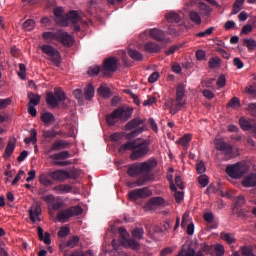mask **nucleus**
<instances>
[{
	"mask_svg": "<svg viewBox=\"0 0 256 256\" xmlns=\"http://www.w3.org/2000/svg\"><path fill=\"white\" fill-rule=\"evenodd\" d=\"M151 141L147 139H136L128 141L120 146V153L123 151H132L130 154L131 161H139L151 153Z\"/></svg>",
	"mask_w": 256,
	"mask_h": 256,
	"instance_id": "nucleus-1",
	"label": "nucleus"
},
{
	"mask_svg": "<svg viewBox=\"0 0 256 256\" xmlns=\"http://www.w3.org/2000/svg\"><path fill=\"white\" fill-rule=\"evenodd\" d=\"M54 16L57 25H60V27H68V25L72 24L71 28L73 31H81V25H79L81 16H79L77 11L72 10L65 14L62 7H57L54 8Z\"/></svg>",
	"mask_w": 256,
	"mask_h": 256,
	"instance_id": "nucleus-2",
	"label": "nucleus"
},
{
	"mask_svg": "<svg viewBox=\"0 0 256 256\" xmlns=\"http://www.w3.org/2000/svg\"><path fill=\"white\" fill-rule=\"evenodd\" d=\"M157 159L149 158L144 162H136L128 167L129 177H139V175H149L157 167Z\"/></svg>",
	"mask_w": 256,
	"mask_h": 256,
	"instance_id": "nucleus-3",
	"label": "nucleus"
},
{
	"mask_svg": "<svg viewBox=\"0 0 256 256\" xmlns=\"http://www.w3.org/2000/svg\"><path fill=\"white\" fill-rule=\"evenodd\" d=\"M42 38L46 43L58 41V43H62L64 47H73L74 43L73 36L63 30L44 32Z\"/></svg>",
	"mask_w": 256,
	"mask_h": 256,
	"instance_id": "nucleus-4",
	"label": "nucleus"
},
{
	"mask_svg": "<svg viewBox=\"0 0 256 256\" xmlns=\"http://www.w3.org/2000/svg\"><path fill=\"white\" fill-rule=\"evenodd\" d=\"M133 115V108L121 106L116 108L112 113L106 116V122L113 126L117 123V120L120 121H129V118Z\"/></svg>",
	"mask_w": 256,
	"mask_h": 256,
	"instance_id": "nucleus-5",
	"label": "nucleus"
},
{
	"mask_svg": "<svg viewBox=\"0 0 256 256\" xmlns=\"http://www.w3.org/2000/svg\"><path fill=\"white\" fill-rule=\"evenodd\" d=\"M126 131H131L126 134V139H133L138 135H141L143 131H147V125H145V119L139 117L133 118L125 125Z\"/></svg>",
	"mask_w": 256,
	"mask_h": 256,
	"instance_id": "nucleus-6",
	"label": "nucleus"
},
{
	"mask_svg": "<svg viewBox=\"0 0 256 256\" xmlns=\"http://www.w3.org/2000/svg\"><path fill=\"white\" fill-rule=\"evenodd\" d=\"M83 214V208L81 206H70L68 208L60 210L56 218L59 223H67L72 217H79V215Z\"/></svg>",
	"mask_w": 256,
	"mask_h": 256,
	"instance_id": "nucleus-7",
	"label": "nucleus"
},
{
	"mask_svg": "<svg viewBox=\"0 0 256 256\" xmlns=\"http://www.w3.org/2000/svg\"><path fill=\"white\" fill-rule=\"evenodd\" d=\"M40 49L42 53L47 55L48 61H51L55 67H61V61H63V58L61 57L59 50L49 44L42 45Z\"/></svg>",
	"mask_w": 256,
	"mask_h": 256,
	"instance_id": "nucleus-8",
	"label": "nucleus"
},
{
	"mask_svg": "<svg viewBox=\"0 0 256 256\" xmlns=\"http://www.w3.org/2000/svg\"><path fill=\"white\" fill-rule=\"evenodd\" d=\"M65 92L61 88H55L53 92L46 94V103L50 107H59V103H63L66 99Z\"/></svg>",
	"mask_w": 256,
	"mask_h": 256,
	"instance_id": "nucleus-9",
	"label": "nucleus"
},
{
	"mask_svg": "<svg viewBox=\"0 0 256 256\" xmlns=\"http://www.w3.org/2000/svg\"><path fill=\"white\" fill-rule=\"evenodd\" d=\"M226 173L232 179H241L245 173H247V166L245 164L238 162L233 165H228L226 167Z\"/></svg>",
	"mask_w": 256,
	"mask_h": 256,
	"instance_id": "nucleus-10",
	"label": "nucleus"
},
{
	"mask_svg": "<svg viewBox=\"0 0 256 256\" xmlns=\"http://www.w3.org/2000/svg\"><path fill=\"white\" fill-rule=\"evenodd\" d=\"M119 61L115 57H110L104 60L103 67L101 69V73L104 77H109L117 71V65Z\"/></svg>",
	"mask_w": 256,
	"mask_h": 256,
	"instance_id": "nucleus-11",
	"label": "nucleus"
},
{
	"mask_svg": "<svg viewBox=\"0 0 256 256\" xmlns=\"http://www.w3.org/2000/svg\"><path fill=\"white\" fill-rule=\"evenodd\" d=\"M151 195H153L151 189H149V187H143L131 190L128 193V199H130V201H137V199H147L151 197Z\"/></svg>",
	"mask_w": 256,
	"mask_h": 256,
	"instance_id": "nucleus-12",
	"label": "nucleus"
},
{
	"mask_svg": "<svg viewBox=\"0 0 256 256\" xmlns=\"http://www.w3.org/2000/svg\"><path fill=\"white\" fill-rule=\"evenodd\" d=\"M48 177H51L53 181H58L59 183H64L67 179H77V177L73 174L65 170H55L48 172Z\"/></svg>",
	"mask_w": 256,
	"mask_h": 256,
	"instance_id": "nucleus-13",
	"label": "nucleus"
},
{
	"mask_svg": "<svg viewBox=\"0 0 256 256\" xmlns=\"http://www.w3.org/2000/svg\"><path fill=\"white\" fill-rule=\"evenodd\" d=\"M185 99V84H179L176 88V97L175 99H172V103H176V105H181L182 107H185L187 101Z\"/></svg>",
	"mask_w": 256,
	"mask_h": 256,
	"instance_id": "nucleus-14",
	"label": "nucleus"
},
{
	"mask_svg": "<svg viewBox=\"0 0 256 256\" xmlns=\"http://www.w3.org/2000/svg\"><path fill=\"white\" fill-rule=\"evenodd\" d=\"M215 147L217 151H222L224 155H233V146L223 140H216Z\"/></svg>",
	"mask_w": 256,
	"mask_h": 256,
	"instance_id": "nucleus-15",
	"label": "nucleus"
},
{
	"mask_svg": "<svg viewBox=\"0 0 256 256\" xmlns=\"http://www.w3.org/2000/svg\"><path fill=\"white\" fill-rule=\"evenodd\" d=\"M143 35H150V37H152V39H155V41H165V32L157 28L145 30Z\"/></svg>",
	"mask_w": 256,
	"mask_h": 256,
	"instance_id": "nucleus-16",
	"label": "nucleus"
},
{
	"mask_svg": "<svg viewBox=\"0 0 256 256\" xmlns=\"http://www.w3.org/2000/svg\"><path fill=\"white\" fill-rule=\"evenodd\" d=\"M71 145L66 140H58L52 143L48 153H52V151H61V149H69Z\"/></svg>",
	"mask_w": 256,
	"mask_h": 256,
	"instance_id": "nucleus-17",
	"label": "nucleus"
},
{
	"mask_svg": "<svg viewBox=\"0 0 256 256\" xmlns=\"http://www.w3.org/2000/svg\"><path fill=\"white\" fill-rule=\"evenodd\" d=\"M41 205L39 204H33L29 209V219L32 221V223H35L37 219L39 218V215H41Z\"/></svg>",
	"mask_w": 256,
	"mask_h": 256,
	"instance_id": "nucleus-18",
	"label": "nucleus"
},
{
	"mask_svg": "<svg viewBox=\"0 0 256 256\" xmlns=\"http://www.w3.org/2000/svg\"><path fill=\"white\" fill-rule=\"evenodd\" d=\"M239 125L242 129V131H252L254 135H256V123L251 124L249 120L245 119L244 117H241L239 119Z\"/></svg>",
	"mask_w": 256,
	"mask_h": 256,
	"instance_id": "nucleus-19",
	"label": "nucleus"
},
{
	"mask_svg": "<svg viewBox=\"0 0 256 256\" xmlns=\"http://www.w3.org/2000/svg\"><path fill=\"white\" fill-rule=\"evenodd\" d=\"M165 203V199L161 196L152 197L145 205V209H151L152 207H161Z\"/></svg>",
	"mask_w": 256,
	"mask_h": 256,
	"instance_id": "nucleus-20",
	"label": "nucleus"
},
{
	"mask_svg": "<svg viewBox=\"0 0 256 256\" xmlns=\"http://www.w3.org/2000/svg\"><path fill=\"white\" fill-rule=\"evenodd\" d=\"M52 191L57 193V195H66V193H71L73 187L69 184H60L52 188Z\"/></svg>",
	"mask_w": 256,
	"mask_h": 256,
	"instance_id": "nucleus-21",
	"label": "nucleus"
},
{
	"mask_svg": "<svg viewBox=\"0 0 256 256\" xmlns=\"http://www.w3.org/2000/svg\"><path fill=\"white\" fill-rule=\"evenodd\" d=\"M63 207H65V202L57 201L52 203V205L48 206V213L50 217H55V211H62Z\"/></svg>",
	"mask_w": 256,
	"mask_h": 256,
	"instance_id": "nucleus-22",
	"label": "nucleus"
},
{
	"mask_svg": "<svg viewBox=\"0 0 256 256\" xmlns=\"http://www.w3.org/2000/svg\"><path fill=\"white\" fill-rule=\"evenodd\" d=\"M242 187H256V174L251 173L242 180Z\"/></svg>",
	"mask_w": 256,
	"mask_h": 256,
	"instance_id": "nucleus-23",
	"label": "nucleus"
},
{
	"mask_svg": "<svg viewBox=\"0 0 256 256\" xmlns=\"http://www.w3.org/2000/svg\"><path fill=\"white\" fill-rule=\"evenodd\" d=\"M144 50L146 53H160L161 52V46L155 42H146L144 44Z\"/></svg>",
	"mask_w": 256,
	"mask_h": 256,
	"instance_id": "nucleus-24",
	"label": "nucleus"
},
{
	"mask_svg": "<svg viewBox=\"0 0 256 256\" xmlns=\"http://www.w3.org/2000/svg\"><path fill=\"white\" fill-rule=\"evenodd\" d=\"M69 157H71V153L67 150L50 155L52 161H65V159H69Z\"/></svg>",
	"mask_w": 256,
	"mask_h": 256,
	"instance_id": "nucleus-25",
	"label": "nucleus"
},
{
	"mask_svg": "<svg viewBox=\"0 0 256 256\" xmlns=\"http://www.w3.org/2000/svg\"><path fill=\"white\" fill-rule=\"evenodd\" d=\"M41 121L46 127H50L52 123H55V115L51 112H45L41 115Z\"/></svg>",
	"mask_w": 256,
	"mask_h": 256,
	"instance_id": "nucleus-26",
	"label": "nucleus"
},
{
	"mask_svg": "<svg viewBox=\"0 0 256 256\" xmlns=\"http://www.w3.org/2000/svg\"><path fill=\"white\" fill-rule=\"evenodd\" d=\"M149 174H144V176H140L135 182L129 183V187H143L147 181H150Z\"/></svg>",
	"mask_w": 256,
	"mask_h": 256,
	"instance_id": "nucleus-27",
	"label": "nucleus"
},
{
	"mask_svg": "<svg viewBox=\"0 0 256 256\" xmlns=\"http://www.w3.org/2000/svg\"><path fill=\"white\" fill-rule=\"evenodd\" d=\"M220 238L228 243V245H233V243H235V235L232 233L221 232Z\"/></svg>",
	"mask_w": 256,
	"mask_h": 256,
	"instance_id": "nucleus-28",
	"label": "nucleus"
},
{
	"mask_svg": "<svg viewBox=\"0 0 256 256\" xmlns=\"http://www.w3.org/2000/svg\"><path fill=\"white\" fill-rule=\"evenodd\" d=\"M28 99H29L28 105H32L36 107V105H39V103H41V96L33 92L28 93Z\"/></svg>",
	"mask_w": 256,
	"mask_h": 256,
	"instance_id": "nucleus-29",
	"label": "nucleus"
},
{
	"mask_svg": "<svg viewBox=\"0 0 256 256\" xmlns=\"http://www.w3.org/2000/svg\"><path fill=\"white\" fill-rule=\"evenodd\" d=\"M97 91L101 97H104V99H109V97H111V88L107 86L101 85Z\"/></svg>",
	"mask_w": 256,
	"mask_h": 256,
	"instance_id": "nucleus-30",
	"label": "nucleus"
},
{
	"mask_svg": "<svg viewBox=\"0 0 256 256\" xmlns=\"http://www.w3.org/2000/svg\"><path fill=\"white\" fill-rule=\"evenodd\" d=\"M49 177V173H47V175L40 174L39 182L41 185H44V187H51V185H53V180L49 179Z\"/></svg>",
	"mask_w": 256,
	"mask_h": 256,
	"instance_id": "nucleus-31",
	"label": "nucleus"
},
{
	"mask_svg": "<svg viewBox=\"0 0 256 256\" xmlns=\"http://www.w3.org/2000/svg\"><path fill=\"white\" fill-rule=\"evenodd\" d=\"M166 19L168 23H180L181 16H179L176 12H169L166 14Z\"/></svg>",
	"mask_w": 256,
	"mask_h": 256,
	"instance_id": "nucleus-32",
	"label": "nucleus"
},
{
	"mask_svg": "<svg viewBox=\"0 0 256 256\" xmlns=\"http://www.w3.org/2000/svg\"><path fill=\"white\" fill-rule=\"evenodd\" d=\"M128 55L133 61H143V54L137 50L129 49Z\"/></svg>",
	"mask_w": 256,
	"mask_h": 256,
	"instance_id": "nucleus-33",
	"label": "nucleus"
},
{
	"mask_svg": "<svg viewBox=\"0 0 256 256\" xmlns=\"http://www.w3.org/2000/svg\"><path fill=\"white\" fill-rule=\"evenodd\" d=\"M84 96L87 100L93 99V97H95V88L93 85L89 84L87 87H85Z\"/></svg>",
	"mask_w": 256,
	"mask_h": 256,
	"instance_id": "nucleus-34",
	"label": "nucleus"
},
{
	"mask_svg": "<svg viewBox=\"0 0 256 256\" xmlns=\"http://www.w3.org/2000/svg\"><path fill=\"white\" fill-rule=\"evenodd\" d=\"M79 245V236H72L69 240L65 243V247L69 249H73Z\"/></svg>",
	"mask_w": 256,
	"mask_h": 256,
	"instance_id": "nucleus-35",
	"label": "nucleus"
},
{
	"mask_svg": "<svg viewBox=\"0 0 256 256\" xmlns=\"http://www.w3.org/2000/svg\"><path fill=\"white\" fill-rule=\"evenodd\" d=\"M30 135L31 137L24 139V143H26V145H29V143H33V145H35V143H37V130L31 129Z\"/></svg>",
	"mask_w": 256,
	"mask_h": 256,
	"instance_id": "nucleus-36",
	"label": "nucleus"
},
{
	"mask_svg": "<svg viewBox=\"0 0 256 256\" xmlns=\"http://www.w3.org/2000/svg\"><path fill=\"white\" fill-rule=\"evenodd\" d=\"M176 143H178V145H183L184 149H187L189 147V143H191V135H184Z\"/></svg>",
	"mask_w": 256,
	"mask_h": 256,
	"instance_id": "nucleus-37",
	"label": "nucleus"
},
{
	"mask_svg": "<svg viewBox=\"0 0 256 256\" xmlns=\"http://www.w3.org/2000/svg\"><path fill=\"white\" fill-rule=\"evenodd\" d=\"M208 65L210 69H218V67H221V58L219 57L210 58Z\"/></svg>",
	"mask_w": 256,
	"mask_h": 256,
	"instance_id": "nucleus-38",
	"label": "nucleus"
},
{
	"mask_svg": "<svg viewBox=\"0 0 256 256\" xmlns=\"http://www.w3.org/2000/svg\"><path fill=\"white\" fill-rule=\"evenodd\" d=\"M124 245H126V247H129L130 249H133L134 251H137L139 249V244L135 239H124Z\"/></svg>",
	"mask_w": 256,
	"mask_h": 256,
	"instance_id": "nucleus-39",
	"label": "nucleus"
},
{
	"mask_svg": "<svg viewBox=\"0 0 256 256\" xmlns=\"http://www.w3.org/2000/svg\"><path fill=\"white\" fill-rule=\"evenodd\" d=\"M189 18L195 25H201V16H199V13L192 10L189 12Z\"/></svg>",
	"mask_w": 256,
	"mask_h": 256,
	"instance_id": "nucleus-40",
	"label": "nucleus"
},
{
	"mask_svg": "<svg viewBox=\"0 0 256 256\" xmlns=\"http://www.w3.org/2000/svg\"><path fill=\"white\" fill-rule=\"evenodd\" d=\"M22 28H23L25 31H33V29H35V20H33V19H28V20H26V21L23 23Z\"/></svg>",
	"mask_w": 256,
	"mask_h": 256,
	"instance_id": "nucleus-41",
	"label": "nucleus"
},
{
	"mask_svg": "<svg viewBox=\"0 0 256 256\" xmlns=\"http://www.w3.org/2000/svg\"><path fill=\"white\" fill-rule=\"evenodd\" d=\"M244 45H246L248 51L256 50V42L254 39L244 38Z\"/></svg>",
	"mask_w": 256,
	"mask_h": 256,
	"instance_id": "nucleus-42",
	"label": "nucleus"
},
{
	"mask_svg": "<svg viewBox=\"0 0 256 256\" xmlns=\"http://www.w3.org/2000/svg\"><path fill=\"white\" fill-rule=\"evenodd\" d=\"M14 151H15V144L9 141L4 152V157L9 158L10 155H13Z\"/></svg>",
	"mask_w": 256,
	"mask_h": 256,
	"instance_id": "nucleus-43",
	"label": "nucleus"
},
{
	"mask_svg": "<svg viewBox=\"0 0 256 256\" xmlns=\"http://www.w3.org/2000/svg\"><path fill=\"white\" fill-rule=\"evenodd\" d=\"M170 113L171 115H177L181 109H183V106L181 104H176L175 102L170 101Z\"/></svg>",
	"mask_w": 256,
	"mask_h": 256,
	"instance_id": "nucleus-44",
	"label": "nucleus"
},
{
	"mask_svg": "<svg viewBox=\"0 0 256 256\" xmlns=\"http://www.w3.org/2000/svg\"><path fill=\"white\" fill-rule=\"evenodd\" d=\"M240 252L242 256H255V254L253 253V247L251 246L240 247Z\"/></svg>",
	"mask_w": 256,
	"mask_h": 256,
	"instance_id": "nucleus-45",
	"label": "nucleus"
},
{
	"mask_svg": "<svg viewBox=\"0 0 256 256\" xmlns=\"http://www.w3.org/2000/svg\"><path fill=\"white\" fill-rule=\"evenodd\" d=\"M226 107H231V109H237V107H241V101L238 97H233L226 105Z\"/></svg>",
	"mask_w": 256,
	"mask_h": 256,
	"instance_id": "nucleus-46",
	"label": "nucleus"
},
{
	"mask_svg": "<svg viewBox=\"0 0 256 256\" xmlns=\"http://www.w3.org/2000/svg\"><path fill=\"white\" fill-rule=\"evenodd\" d=\"M143 235H145V231L143 230V228L137 227L132 230V237H134V239L141 240Z\"/></svg>",
	"mask_w": 256,
	"mask_h": 256,
	"instance_id": "nucleus-47",
	"label": "nucleus"
},
{
	"mask_svg": "<svg viewBox=\"0 0 256 256\" xmlns=\"http://www.w3.org/2000/svg\"><path fill=\"white\" fill-rule=\"evenodd\" d=\"M245 3V0H236L233 5V14L237 15L241 9H243V5Z\"/></svg>",
	"mask_w": 256,
	"mask_h": 256,
	"instance_id": "nucleus-48",
	"label": "nucleus"
},
{
	"mask_svg": "<svg viewBox=\"0 0 256 256\" xmlns=\"http://www.w3.org/2000/svg\"><path fill=\"white\" fill-rule=\"evenodd\" d=\"M42 137H44V139H53L57 137V134L55 133V129L52 128L51 130L42 131Z\"/></svg>",
	"mask_w": 256,
	"mask_h": 256,
	"instance_id": "nucleus-49",
	"label": "nucleus"
},
{
	"mask_svg": "<svg viewBox=\"0 0 256 256\" xmlns=\"http://www.w3.org/2000/svg\"><path fill=\"white\" fill-rule=\"evenodd\" d=\"M203 219L208 223V225H211L215 221V215H213V212H206L203 215Z\"/></svg>",
	"mask_w": 256,
	"mask_h": 256,
	"instance_id": "nucleus-50",
	"label": "nucleus"
},
{
	"mask_svg": "<svg viewBox=\"0 0 256 256\" xmlns=\"http://www.w3.org/2000/svg\"><path fill=\"white\" fill-rule=\"evenodd\" d=\"M215 31V27H210L206 29L204 32H199L196 34V37H209V35H213Z\"/></svg>",
	"mask_w": 256,
	"mask_h": 256,
	"instance_id": "nucleus-51",
	"label": "nucleus"
},
{
	"mask_svg": "<svg viewBox=\"0 0 256 256\" xmlns=\"http://www.w3.org/2000/svg\"><path fill=\"white\" fill-rule=\"evenodd\" d=\"M70 256H93V251L88 250L86 252H83L81 250H76L70 254Z\"/></svg>",
	"mask_w": 256,
	"mask_h": 256,
	"instance_id": "nucleus-52",
	"label": "nucleus"
},
{
	"mask_svg": "<svg viewBox=\"0 0 256 256\" xmlns=\"http://www.w3.org/2000/svg\"><path fill=\"white\" fill-rule=\"evenodd\" d=\"M99 73H101V68L99 66L90 67L88 69V75H90V77H95L99 75Z\"/></svg>",
	"mask_w": 256,
	"mask_h": 256,
	"instance_id": "nucleus-53",
	"label": "nucleus"
},
{
	"mask_svg": "<svg viewBox=\"0 0 256 256\" xmlns=\"http://www.w3.org/2000/svg\"><path fill=\"white\" fill-rule=\"evenodd\" d=\"M198 183L201 185V187H207V185H209V177H207V175L199 176Z\"/></svg>",
	"mask_w": 256,
	"mask_h": 256,
	"instance_id": "nucleus-54",
	"label": "nucleus"
},
{
	"mask_svg": "<svg viewBox=\"0 0 256 256\" xmlns=\"http://www.w3.org/2000/svg\"><path fill=\"white\" fill-rule=\"evenodd\" d=\"M178 256H195V249L189 247L187 250H181Z\"/></svg>",
	"mask_w": 256,
	"mask_h": 256,
	"instance_id": "nucleus-55",
	"label": "nucleus"
},
{
	"mask_svg": "<svg viewBox=\"0 0 256 256\" xmlns=\"http://www.w3.org/2000/svg\"><path fill=\"white\" fill-rule=\"evenodd\" d=\"M214 251H215V255L216 256H223V255H225V247L223 245H221V244H217L215 246Z\"/></svg>",
	"mask_w": 256,
	"mask_h": 256,
	"instance_id": "nucleus-56",
	"label": "nucleus"
},
{
	"mask_svg": "<svg viewBox=\"0 0 256 256\" xmlns=\"http://www.w3.org/2000/svg\"><path fill=\"white\" fill-rule=\"evenodd\" d=\"M245 205V197L242 195L236 197L235 199V208L239 209V207H243Z\"/></svg>",
	"mask_w": 256,
	"mask_h": 256,
	"instance_id": "nucleus-57",
	"label": "nucleus"
},
{
	"mask_svg": "<svg viewBox=\"0 0 256 256\" xmlns=\"http://www.w3.org/2000/svg\"><path fill=\"white\" fill-rule=\"evenodd\" d=\"M233 65L237 67V69H243V67H245V64L238 57L233 59Z\"/></svg>",
	"mask_w": 256,
	"mask_h": 256,
	"instance_id": "nucleus-58",
	"label": "nucleus"
},
{
	"mask_svg": "<svg viewBox=\"0 0 256 256\" xmlns=\"http://www.w3.org/2000/svg\"><path fill=\"white\" fill-rule=\"evenodd\" d=\"M70 232L71 230H69V228L62 227L58 232V237H67V235H69Z\"/></svg>",
	"mask_w": 256,
	"mask_h": 256,
	"instance_id": "nucleus-59",
	"label": "nucleus"
},
{
	"mask_svg": "<svg viewBox=\"0 0 256 256\" xmlns=\"http://www.w3.org/2000/svg\"><path fill=\"white\" fill-rule=\"evenodd\" d=\"M227 83V79L225 78V75L219 76L217 80V86L220 88H223Z\"/></svg>",
	"mask_w": 256,
	"mask_h": 256,
	"instance_id": "nucleus-60",
	"label": "nucleus"
},
{
	"mask_svg": "<svg viewBox=\"0 0 256 256\" xmlns=\"http://www.w3.org/2000/svg\"><path fill=\"white\" fill-rule=\"evenodd\" d=\"M122 138H123V134L119 132H115L110 136L111 141H114V142L121 141Z\"/></svg>",
	"mask_w": 256,
	"mask_h": 256,
	"instance_id": "nucleus-61",
	"label": "nucleus"
},
{
	"mask_svg": "<svg viewBox=\"0 0 256 256\" xmlns=\"http://www.w3.org/2000/svg\"><path fill=\"white\" fill-rule=\"evenodd\" d=\"M248 111L252 115V117H256V103L248 104Z\"/></svg>",
	"mask_w": 256,
	"mask_h": 256,
	"instance_id": "nucleus-62",
	"label": "nucleus"
},
{
	"mask_svg": "<svg viewBox=\"0 0 256 256\" xmlns=\"http://www.w3.org/2000/svg\"><path fill=\"white\" fill-rule=\"evenodd\" d=\"M196 170H197V173H199V174L205 173V171H206L205 163L204 162H199L196 165Z\"/></svg>",
	"mask_w": 256,
	"mask_h": 256,
	"instance_id": "nucleus-63",
	"label": "nucleus"
},
{
	"mask_svg": "<svg viewBox=\"0 0 256 256\" xmlns=\"http://www.w3.org/2000/svg\"><path fill=\"white\" fill-rule=\"evenodd\" d=\"M174 197L176 202L181 203V201H183L185 197V194L182 191H178V192H175Z\"/></svg>",
	"mask_w": 256,
	"mask_h": 256,
	"instance_id": "nucleus-64",
	"label": "nucleus"
}]
</instances>
